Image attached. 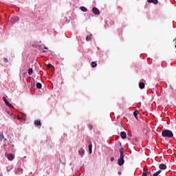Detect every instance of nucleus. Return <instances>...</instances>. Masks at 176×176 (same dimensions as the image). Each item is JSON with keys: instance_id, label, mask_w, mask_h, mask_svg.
I'll list each match as a JSON object with an SVG mask.
<instances>
[{"instance_id": "25", "label": "nucleus", "mask_w": 176, "mask_h": 176, "mask_svg": "<svg viewBox=\"0 0 176 176\" xmlns=\"http://www.w3.org/2000/svg\"><path fill=\"white\" fill-rule=\"evenodd\" d=\"M110 160H111V162H113V160H115V158H114L113 157H111L110 158Z\"/></svg>"}, {"instance_id": "26", "label": "nucleus", "mask_w": 176, "mask_h": 176, "mask_svg": "<svg viewBox=\"0 0 176 176\" xmlns=\"http://www.w3.org/2000/svg\"><path fill=\"white\" fill-rule=\"evenodd\" d=\"M52 67H53V65H52L50 64L47 65V68H51Z\"/></svg>"}, {"instance_id": "9", "label": "nucleus", "mask_w": 176, "mask_h": 176, "mask_svg": "<svg viewBox=\"0 0 176 176\" xmlns=\"http://www.w3.org/2000/svg\"><path fill=\"white\" fill-rule=\"evenodd\" d=\"M142 176H148V168L145 166L143 169Z\"/></svg>"}, {"instance_id": "30", "label": "nucleus", "mask_w": 176, "mask_h": 176, "mask_svg": "<svg viewBox=\"0 0 176 176\" xmlns=\"http://www.w3.org/2000/svg\"><path fill=\"white\" fill-rule=\"evenodd\" d=\"M119 175H122V172H118Z\"/></svg>"}, {"instance_id": "15", "label": "nucleus", "mask_w": 176, "mask_h": 176, "mask_svg": "<svg viewBox=\"0 0 176 176\" xmlns=\"http://www.w3.org/2000/svg\"><path fill=\"white\" fill-rule=\"evenodd\" d=\"M133 115L135 118H137V116L140 115V111L138 110H135L133 112Z\"/></svg>"}, {"instance_id": "4", "label": "nucleus", "mask_w": 176, "mask_h": 176, "mask_svg": "<svg viewBox=\"0 0 176 176\" xmlns=\"http://www.w3.org/2000/svg\"><path fill=\"white\" fill-rule=\"evenodd\" d=\"M92 12L94 13V14H96V16H99L100 10H98V8L94 7L92 8Z\"/></svg>"}, {"instance_id": "13", "label": "nucleus", "mask_w": 176, "mask_h": 176, "mask_svg": "<svg viewBox=\"0 0 176 176\" xmlns=\"http://www.w3.org/2000/svg\"><path fill=\"white\" fill-rule=\"evenodd\" d=\"M92 149H93V144L91 143H90L89 144V153H91Z\"/></svg>"}, {"instance_id": "3", "label": "nucleus", "mask_w": 176, "mask_h": 176, "mask_svg": "<svg viewBox=\"0 0 176 176\" xmlns=\"http://www.w3.org/2000/svg\"><path fill=\"white\" fill-rule=\"evenodd\" d=\"M6 157L10 161H12V160H13L14 159V155H13L12 153H9V154H6Z\"/></svg>"}, {"instance_id": "12", "label": "nucleus", "mask_w": 176, "mask_h": 176, "mask_svg": "<svg viewBox=\"0 0 176 176\" xmlns=\"http://www.w3.org/2000/svg\"><path fill=\"white\" fill-rule=\"evenodd\" d=\"M2 140H4V141H8V140L5 138L3 133H0V141H2Z\"/></svg>"}, {"instance_id": "18", "label": "nucleus", "mask_w": 176, "mask_h": 176, "mask_svg": "<svg viewBox=\"0 0 176 176\" xmlns=\"http://www.w3.org/2000/svg\"><path fill=\"white\" fill-rule=\"evenodd\" d=\"M32 72H34V70L32 69V68H30L28 69V75L30 76L32 75Z\"/></svg>"}, {"instance_id": "10", "label": "nucleus", "mask_w": 176, "mask_h": 176, "mask_svg": "<svg viewBox=\"0 0 176 176\" xmlns=\"http://www.w3.org/2000/svg\"><path fill=\"white\" fill-rule=\"evenodd\" d=\"M159 168L160 170H166V168H167V166H166V164H161L159 166Z\"/></svg>"}, {"instance_id": "19", "label": "nucleus", "mask_w": 176, "mask_h": 176, "mask_svg": "<svg viewBox=\"0 0 176 176\" xmlns=\"http://www.w3.org/2000/svg\"><path fill=\"white\" fill-rule=\"evenodd\" d=\"M36 87L37 89H42V84H41V82H37Z\"/></svg>"}, {"instance_id": "6", "label": "nucleus", "mask_w": 176, "mask_h": 176, "mask_svg": "<svg viewBox=\"0 0 176 176\" xmlns=\"http://www.w3.org/2000/svg\"><path fill=\"white\" fill-rule=\"evenodd\" d=\"M120 137L122 138V140H126V138H127V134H126V132L122 131L120 133Z\"/></svg>"}, {"instance_id": "32", "label": "nucleus", "mask_w": 176, "mask_h": 176, "mask_svg": "<svg viewBox=\"0 0 176 176\" xmlns=\"http://www.w3.org/2000/svg\"><path fill=\"white\" fill-rule=\"evenodd\" d=\"M173 41H175V42H176V38Z\"/></svg>"}, {"instance_id": "24", "label": "nucleus", "mask_w": 176, "mask_h": 176, "mask_svg": "<svg viewBox=\"0 0 176 176\" xmlns=\"http://www.w3.org/2000/svg\"><path fill=\"white\" fill-rule=\"evenodd\" d=\"M89 130H93V126L89 125Z\"/></svg>"}, {"instance_id": "29", "label": "nucleus", "mask_w": 176, "mask_h": 176, "mask_svg": "<svg viewBox=\"0 0 176 176\" xmlns=\"http://www.w3.org/2000/svg\"><path fill=\"white\" fill-rule=\"evenodd\" d=\"M16 119H18V120H20V116H18L16 117Z\"/></svg>"}, {"instance_id": "7", "label": "nucleus", "mask_w": 176, "mask_h": 176, "mask_svg": "<svg viewBox=\"0 0 176 176\" xmlns=\"http://www.w3.org/2000/svg\"><path fill=\"white\" fill-rule=\"evenodd\" d=\"M15 174H23V168H18L15 169Z\"/></svg>"}, {"instance_id": "28", "label": "nucleus", "mask_w": 176, "mask_h": 176, "mask_svg": "<svg viewBox=\"0 0 176 176\" xmlns=\"http://www.w3.org/2000/svg\"><path fill=\"white\" fill-rule=\"evenodd\" d=\"M8 58H4V63H8Z\"/></svg>"}, {"instance_id": "11", "label": "nucleus", "mask_w": 176, "mask_h": 176, "mask_svg": "<svg viewBox=\"0 0 176 176\" xmlns=\"http://www.w3.org/2000/svg\"><path fill=\"white\" fill-rule=\"evenodd\" d=\"M34 124L35 126H42V124L41 123V120H36L34 121Z\"/></svg>"}, {"instance_id": "22", "label": "nucleus", "mask_w": 176, "mask_h": 176, "mask_svg": "<svg viewBox=\"0 0 176 176\" xmlns=\"http://www.w3.org/2000/svg\"><path fill=\"white\" fill-rule=\"evenodd\" d=\"M80 10H82V12H86L87 10V8H86L84 6L80 7Z\"/></svg>"}, {"instance_id": "31", "label": "nucleus", "mask_w": 176, "mask_h": 176, "mask_svg": "<svg viewBox=\"0 0 176 176\" xmlns=\"http://www.w3.org/2000/svg\"><path fill=\"white\" fill-rule=\"evenodd\" d=\"M7 171H10V170H9V169H7Z\"/></svg>"}, {"instance_id": "2", "label": "nucleus", "mask_w": 176, "mask_h": 176, "mask_svg": "<svg viewBox=\"0 0 176 176\" xmlns=\"http://www.w3.org/2000/svg\"><path fill=\"white\" fill-rule=\"evenodd\" d=\"M162 135L164 138H173L174 137V133H173V131L166 129L162 131Z\"/></svg>"}, {"instance_id": "5", "label": "nucleus", "mask_w": 176, "mask_h": 176, "mask_svg": "<svg viewBox=\"0 0 176 176\" xmlns=\"http://www.w3.org/2000/svg\"><path fill=\"white\" fill-rule=\"evenodd\" d=\"M10 23H17V21H19V17L17 16H13L11 17V19H10Z\"/></svg>"}, {"instance_id": "27", "label": "nucleus", "mask_w": 176, "mask_h": 176, "mask_svg": "<svg viewBox=\"0 0 176 176\" xmlns=\"http://www.w3.org/2000/svg\"><path fill=\"white\" fill-rule=\"evenodd\" d=\"M3 100L4 102L8 101V100H6V98H5V97H3Z\"/></svg>"}, {"instance_id": "17", "label": "nucleus", "mask_w": 176, "mask_h": 176, "mask_svg": "<svg viewBox=\"0 0 176 176\" xmlns=\"http://www.w3.org/2000/svg\"><path fill=\"white\" fill-rule=\"evenodd\" d=\"M91 67L92 68H96V67H97L96 63V62H92V63H91Z\"/></svg>"}, {"instance_id": "23", "label": "nucleus", "mask_w": 176, "mask_h": 176, "mask_svg": "<svg viewBox=\"0 0 176 176\" xmlns=\"http://www.w3.org/2000/svg\"><path fill=\"white\" fill-rule=\"evenodd\" d=\"M5 102L6 105H7L8 107H9L10 108V107H12V104H10V103H9V102H8V100L6 101V102Z\"/></svg>"}, {"instance_id": "21", "label": "nucleus", "mask_w": 176, "mask_h": 176, "mask_svg": "<svg viewBox=\"0 0 176 176\" xmlns=\"http://www.w3.org/2000/svg\"><path fill=\"white\" fill-rule=\"evenodd\" d=\"M160 173H162V170H159L158 171H157L156 173H155L153 174V176H157L159 175V174H160Z\"/></svg>"}, {"instance_id": "16", "label": "nucleus", "mask_w": 176, "mask_h": 176, "mask_svg": "<svg viewBox=\"0 0 176 176\" xmlns=\"http://www.w3.org/2000/svg\"><path fill=\"white\" fill-rule=\"evenodd\" d=\"M78 153H79V155H80V156H82V155H84V153H85V150H83V149H80V150L78 151Z\"/></svg>"}, {"instance_id": "20", "label": "nucleus", "mask_w": 176, "mask_h": 176, "mask_svg": "<svg viewBox=\"0 0 176 176\" xmlns=\"http://www.w3.org/2000/svg\"><path fill=\"white\" fill-rule=\"evenodd\" d=\"M86 41L89 42V41H91V35H88L86 37Z\"/></svg>"}, {"instance_id": "1", "label": "nucleus", "mask_w": 176, "mask_h": 176, "mask_svg": "<svg viewBox=\"0 0 176 176\" xmlns=\"http://www.w3.org/2000/svg\"><path fill=\"white\" fill-rule=\"evenodd\" d=\"M120 155L118 159V164L120 166H123L124 164V148L121 147L119 150Z\"/></svg>"}, {"instance_id": "33", "label": "nucleus", "mask_w": 176, "mask_h": 176, "mask_svg": "<svg viewBox=\"0 0 176 176\" xmlns=\"http://www.w3.org/2000/svg\"><path fill=\"white\" fill-rule=\"evenodd\" d=\"M45 49H47V47H45Z\"/></svg>"}, {"instance_id": "14", "label": "nucleus", "mask_w": 176, "mask_h": 176, "mask_svg": "<svg viewBox=\"0 0 176 176\" xmlns=\"http://www.w3.org/2000/svg\"><path fill=\"white\" fill-rule=\"evenodd\" d=\"M139 87L140 89H144L145 87V84L144 82H140Z\"/></svg>"}, {"instance_id": "8", "label": "nucleus", "mask_w": 176, "mask_h": 176, "mask_svg": "<svg viewBox=\"0 0 176 176\" xmlns=\"http://www.w3.org/2000/svg\"><path fill=\"white\" fill-rule=\"evenodd\" d=\"M147 2L148 3H154V5H157L159 3V1L157 0H148Z\"/></svg>"}]
</instances>
